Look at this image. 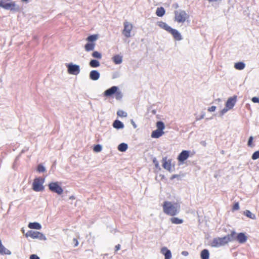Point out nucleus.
Listing matches in <instances>:
<instances>
[{
  "label": "nucleus",
  "mask_w": 259,
  "mask_h": 259,
  "mask_svg": "<svg viewBox=\"0 0 259 259\" xmlns=\"http://www.w3.org/2000/svg\"><path fill=\"white\" fill-rule=\"evenodd\" d=\"M69 199H74L75 198L73 196H71L70 197H69Z\"/></svg>",
  "instance_id": "nucleus-54"
},
{
  "label": "nucleus",
  "mask_w": 259,
  "mask_h": 259,
  "mask_svg": "<svg viewBox=\"0 0 259 259\" xmlns=\"http://www.w3.org/2000/svg\"><path fill=\"white\" fill-rule=\"evenodd\" d=\"M244 214L248 218L252 220L256 219V216L254 214L252 213L250 211L246 210L244 211Z\"/></svg>",
  "instance_id": "nucleus-32"
},
{
  "label": "nucleus",
  "mask_w": 259,
  "mask_h": 259,
  "mask_svg": "<svg viewBox=\"0 0 259 259\" xmlns=\"http://www.w3.org/2000/svg\"><path fill=\"white\" fill-rule=\"evenodd\" d=\"M251 158L253 160H256L259 158V151H256L254 152L252 155Z\"/></svg>",
  "instance_id": "nucleus-39"
},
{
  "label": "nucleus",
  "mask_w": 259,
  "mask_h": 259,
  "mask_svg": "<svg viewBox=\"0 0 259 259\" xmlns=\"http://www.w3.org/2000/svg\"><path fill=\"white\" fill-rule=\"evenodd\" d=\"M102 150V146L101 145H96L94 148V151L95 152H101Z\"/></svg>",
  "instance_id": "nucleus-37"
},
{
  "label": "nucleus",
  "mask_w": 259,
  "mask_h": 259,
  "mask_svg": "<svg viewBox=\"0 0 259 259\" xmlns=\"http://www.w3.org/2000/svg\"><path fill=\"white\" fill-rule=\"evenodd\" d=\"M178 177H179V176L178 175H174L172 176L171 179H173L178 178Z\"/></svg>",
  "instance_id": "nucleus-53"
},
{
  "label": "nucleus",
  "mask_w": 259,
  "mask_h": 259,
  "mask_svg": "<svg viewBox=\"0 0 259 259\" xmlns=\"http://www.w3.org/2000/svg\"><path fill=\"white\" fill-rule=\"evenodd\" d=\"M153 162L155 164L156 168L160 169L159 163L156 158L153 159Z\"/></svg>",
  "instance_id": "nucleus-43"
},
{
  "label": "nucleus",
  "mask_w": 259,
  "mask_h": 259,
  "mask_svg": "<svg viewBox=\"0 0 259 259\" xmlns=\"http://www.w3.org/2000/svg\"><path fill=\"white\" fill-rule=\"evenodd\" d=\"M156 127L157 130L163 131L165 128V125L162 121H159L156 122Z\"/></svg>",
  "instance_id": "nucleus-31"
},
{
  "label": "nucleus",
  "mask_w": 259,
  "mask_h": 259,
  "mask_svg": "<svg viewBox=\"0 0 259 259\" xmlns=\"http://www.w3.org/2000/svg\"><path fill=\"white\" fill-rule=\"evenodd\" d=\"M237 240L240 243H245L247 240V237L243 233H239L236 237L235 236V240Z\"/></svg>",
  "instance_id": "nucleus-17"
},
{
  "label": "nucleus",
  "mask_w": 259,
  "mask_h": 259,
  "mask_svg": "<svg viewBox=\"0 0 259 259\" xmlns=\"http://www.w3.org/2000/svg\"><path fill=\"white\" fill-rule=\"evenodd\" d=\"M117 114L118 116L122 117H125L127 116V113L123 110H119L117 111Z\"/></svg>",
  "instance_id": "nucleus-35"
},
{
  "label": "nucleus",
  "mask_w": 259,
  "mask_h": 259,
  "mask_svg": "<svg viewBox=\"0 0 259 259\" xmlns=\"http://www.w3.org/2000/svg\"><path fill=\"white\" fill-rule=\"evenodd\" d=\"M127 144L124 143H122L118 145V150L121 152H124L127 150Z\"/></svg>",
  "instance_id": "nucleus-30"
},
{
  "label": "nucleus",
  "mask_w": 259,
  "mask_h": 259,
  "mask_svg": "<svg viewBox=\"0 0 259 259\" xmlns=\"http://www.w3.org/2000/svg\"><path fill=\"white\" fill-rule=\"evenodd\" d=\"M162 167L168 171H170L171 168V160H167L166 157H164L162 159Z\"/></svg>",
  "instance_id": "nucleus-13"
},
{
  "label": "nucleus",
  "mask_w": 259,
  "mask_h": 259,
  "mask_svg": "<svg viewBox=\"0 0 259 259\" xmlns=\"http://www.w3.org/2000/svg\"><path fill=\"white\" fill-rule=\"evenodd\" d=\"M115 95L116 100H120L122 97V94L121 92L120 91L117 90L116 92L115 93Z\"/></svg>",
  "instance_id": "nucleus-36"
},
{
  "label": "nucleus",
  "mask_w": 259,
  "mask_h": 259,
  "mask_svg": "<svg viewBox=\"0 0 259 259\" xmlns=\"http://www.w3.org/2000/svg\"><path fill=\"white\" fill-rule=\"evenodd\" d=\"M92 56L95 58L100 59L102 58V54L98 52V51H94L92 54Z\"/></svg>",
  "instance_id": "nucleus-34"
},
{
  "label": "nucleus",
  "mask_w": 259,
  "mask_h": 259,
  "mask_svg": "<svg viewBox=\"0 0 259 259\" xmlns=\"http://www.w3.org/2000/svg\"><path fill=\"white\" fill-rule=\"evenodd\" d=\"M112 60L115 64H120L122 62V57L120 55H116L113 57Z\"/></svg>",
  "instance_id": "nucleus-23"
},
{
  "label": "nucleus",
  "mask_w": 259,
  "mask_h": 259,
  "mask_svg": "<svg viewBox=\"0 0 259 259\" xmlns=\"http://www.w3.org/2000/svg\"><path fill=\"white\" fill-rule=\"evenodd\" d=\"M118 90V88L116 86H113L111 88L106 90L104 93V96L106 97H110L115 94L116 91Z\"/></svg>",
  "instance_id": "nucleus-11"
},
{
  "label": "nucleus",
  "mask_w": 259,
  "mask_h": 259,
  "mask_svg": "<svg viewBox=\"0 0 259 259\" xmlns=\"http://www.w3.org/2000/svg\"><path fill=\"white\" fill-rule=\"evenodd\" d=\"M157 25L160 28L165 30L168 33L172 28L170 26H169L166 23L162 22V21L157 22Z\"/></svg>",
  "instance_id": "nucleus-14"
},
{
  "label": "nucleus",
  "mask_w": 259,
  "mask_h": 259,
  "mask_svg": "<svg viewBox=\"0 0 259 259\" xmlns=\"http://www.w3.org/2000/svg\"><path fill=\"white\" fill-rule=\"evenodd\" d=\"M170 221L174 224H181L183 223V220L176 217L171 218Z\"/></svg>",
  "instance_id": "nucleus-33"
},
{
  "label": "nucleus",
  "mask_w": 259,
  "mask_h": 259,
  "mask_svg": "<svg viewBox=\"0 0 259 259\" xmlns=\"http://www.w3.org/2000/svg\"><path fill=\"white\" fill-rule=\"evenodd\" d=\"M132 123L135 128L137 127V125L133 120H132Z\"/></svg>",
  "instance_id": "nucleus-52"
},
{
  "label": "nucleus",
  "mask_w": 259,
  "mask_h": 259,
  "mask_svg": "<svg viewBox=\"0 0 259 259\" xmlns=\"http://www.w3.org/2000/svg\"><path fill=\"white\" fill-rule=\"evenodd\" d=\"M23 2H28L29 0H21Z\"/></svg>",
  "instance_id": "nucleus-55"
},
{
  "label": "nucleus",
  "mask_w": 259,
  "mask_h": 259,
  "mask_svg": "<svg viewBox=\"0 0 259 259\" xmlns=\"http://www.w3.org/2000/svg\"><path fill=\"white\" fill-rule=\"evenodd\" d=\"M160 252L164 255V259H171L172 257L171 251L170 250L168 249L167 247H162Z\"/></svg>",
  "instance_id": "nucleus-12"
},
{
  "label": "nucleus",
  "mask_w": 259,
  "mask_h": 259,
  "mask_svg": "<svg viewBox=\"0 0 259 259\" xmlns=\"http://www.w3.org/2000/svg\"><path fill=\"white\" fill-rule=\"evenodd\" d=\"M253 137L252 136H250L248 139V143H247V145L249 146V147H253V145L252 144V141H253Z\"/></svg>",
  "instance_id": "nucleus-41"
},
{
  "label": "nucleus",
  "mask_w": 259,
  "mask_h": 259,
  "mask_svg": "<svg viewBox=\"0 0 259 259\" xmlns=\"http://www.w3.org/2000/svg\"><path fill=\"white\" fill-rule=\"evenodd\" d=\"M175 21L178 23H184L189 19V16L187 13L182 10L175 11Z\"/></svg>",
  "instance_id": "nucleus-3"
},
{
  "label": "nucleus",
  "mask_w": 259,
  "mask_h": 259,
  "mask_svg": "<svg viewBox=\"0 0 259 259\" xmlns=\"http://www.w3.org/2000/svg\"><path fill=\"white\" fill-rule=\"evenodd\" d=\"M98 34H93L88 36L86 40L88 42L95 43V41L98 40Z\"/></svg>",
  "instance_id": "nucleus-22"
},
{
  "label": "nucleus",
  "mask_w": 259,
  "mask_h": 259,
  "mask_svg": "<svg viewBox=\"0 0 259 259\" xmlns=\"http://www.w3.org/2000/svg\"><path fill=\"white\" fill-rule=\"evenodd\" d=\"M0 254L2 255H10L11 252L9 249H7L3 245H1L0 246Z\"/></svg>",
  "instance_id": "nucleus-26"
},
{
  "label": "nucleus",
  "mask_w": 259,
  "mask_h": 259,
  "mask_svg": "<svg viewBox=\"0 0 259 259\" xmlns=\"http://www.w3.org/2000/svg\"><path fill=\"white\" fill-rule=\"evenodd\" d=\"M215 109H216V107L214 106H212L211 107H209L208 109V111L209 112H213L215 110Z\"/></svg>",
  "instance_id": "nucleus-45"
},
{
  "label": "nucleus",
  "mask_w": 259,
  "mask_h": 259,
  "mask_svg": "<svg viewBox=\"0 0 259 259\" xmlns=\"http://www.w3.org/2000/svg\"><path fill=\"white\" fill-rule=\"evenodd\" d=\"M66 65L69 74L76 75L79 73L80 71L79 65L72 63L67 64Z\"/></svg>",
  "instance_id": "nucleus-6"
},
{
  "label": "nucleus",
  "mask_w": 259,
  "mask_h": 259,
  "mask_svg": "<svg viewBox=\"0 0 259 259\" xmlns=\"http://www.w3.org/2000/svg\"><path fill=\"white\" fill-rule=\"evenodd\" d=\"M204 116H205V114L204 113H203L201 115H200L199 117H196V120H201L203 118H204Z\"/></svg>",
  "instance_id": "nucleus-48"
},
{
  "label": "nucleus",
  "mask_w": 259,
  "mask_h": 259,
  "mask_svg": "<svg viewBox=\"0 0 259 259\" xmlns=\"http://www.w3.org/2000/svg\"><path fill=\"white\" fill-rule=\"evenodd\" d=\"M217 100H218L219 101H221V99H218Z\"/></svg>",
  "instance_id": "nucleus-56"
},
{
  "label": "nucleus",
  "mask_w": 259,
  "mask_h": 259,
  "mask_svg": "<svg viewBox=\"0 0 259 259\" xmlns=\"http://www.w3.org/2000/svg\"><path fill=\"white\" fill-rule=\"evenodd\" d=\"M115 248V251H117V250H119L120 249V245L118 244V245H116Z\"/></svg>",
  "instance_id": "nucleus-51"
},
{
  "label": "nucleus",
  "mask_w": 259,
  "mask_h": 259,
  "mask_svg": "<svg viewBox=\"0 0 259 259\" xmlns=\"http://www.w3.org/2000/svg\"><path fill=\"white\" fill-rule=\"evenodd\" d=\"M182 253V254L183 255H184V256H188V254H189L188 252V251H183L182 252V253Z\"/></svg>",
  "instance_id": "nucleus-50"
},
{
  "label": "nucleus",
  "mask_w": 259,
  "mask_h": 259,
  "mask_svg": "<svg viewBox=\"0 0 259 259\" xmlns=\"http://www.w3.org/2000/svg\"><path fill=\"white\" fill-rule=\"evenodd\" d=\"M44 179L40 178H36L34 180L32 183V189L35 192L42 191L44 189L43 186Z\"/></svg>",
  "instance_id": "nucleus-5"
},
{
  "label": "nucleus",
  "mask_w": 259,
  "mask_h": 259,
  "mask_svg": "<svg viewBox=\"0 0 259 259\" xmlns=\"http://www.w3.org/2000/svg\"><path fill=\"white\" fill-rule=\"evenodd\" d=\"M165 13V10L163 7L158 8L156 10V14L158 17H162Z\"/></svg>",
  "instance_id": "nucleus-28"
},
{
  "label": "nucleus",
  "mask_w": 259,
  "mask_h": 259,
  "mask_svg": "<svg viewBox=\"0 0 259 259\" xmlns=\"http://www.w3.org/2000/svg\"><path fill=\"white\" fill-rule=\"evenodd\" d=\"M163 131H160L159 130H156L153 131L151 134V137L153 138H158L164 134Z\"/></svg>",
  "instance_id": "nucleus-19"
},
{
  "label": "nucleus",
  "mask_w": 259,
  "mask_h": 259,
  "mask_svg": "<svg viewBox=\"0 0 259 259\" xmlns=\"http://www.w3.org/2000/svg\"><path fill=\"white\" fill-rule=\"evenodd\" d=\"M236 233L232 231L230 234L227 235L223 237H217L214 238L210 243L212 247L219 248L227 244L229 242L235 240V235Z\"/></svg>",
  "instance_id": "nucleus-1"
},
{
  "label": "nucleus",
  "mask_w": 259,
  "mask_h": 259,
  "mask_svg": "<svg viewBox=\"0 0 259 259\" xmlns=\"http://www.w3.org/2000/svg\"><path fill=\"white\" fill-rule=\"evenodd\" d=\"M162 206L163 212L167 215L174 216L177 215L180 211V206L177 203L165 201Z\"/></svg>",
  "instance_id": "nucleus-2"
},
{
  "label": "nucleus",
  "mask_w": 259,
  "mask_h": 259,
  "mask_svg": "<svg viewBox=\"0 0 259 259\" xmlns=\"http://www.w3.org/2000/svg\"><path fill=\"white\" fill-rule=\"evenodd\" d=\"M96 44L88 42L84 46V50L86 52L93 51L95 48Z\"/></svg>",
  "instance_id": "nucleus-18"
},
{
  "label": "nucleus",
  "mask_w": 259,
  "mask_h": 259,
  "mask_svg": "<svg viewBox=\"0 0 259 259\" xmlns=\"http://www.w3.org/2000/svg\"><path fill=\"white\" fill-rule=\"evenodd\" d=\"M30 259H40V258L36 254H32L30 256Z\"/></svg>",
  "instance_id": "nucleus-46"
},
{
  "label": "nucleus",
  "mask_w": 259,
  "mask_h": 259,
  "mask_svg": "<svg viewBox=\"0 0 259 259\" xmlns=\"http://www.w3.org/2000/svg\"><path fill=\"white\" fill-rule=\"evenodd\" d=\"M73 242L74 243V246H77L78 244L77 240L76 238L73 239Z\"/></svg>",
  "instance_id": "nucleus-49"
},
{
  "label": "nucleus",
  "mask_w": 259,
  "mask_h": 259,
  "mask_svg": "<svg viewBox=\"0 0 259 259\" xmlns=\"http://www.w3.org/2000/svg\"><path fill=\"white\" fill-rule=\"evenodd\" d=\"M89 65L91 67L93 68H96L100 66V64L99 61L95 59L91 60L89 63Z\"/></svg>",
  "instance_id": "nucleus-29"
},
{
  "label": "nucleus",
  "mask_w": 259,
  "mask_h": 259,
  "mask_svg": "<svg viewBox=\"0 0 259 259\" xmlns=\"http://www.w3.org/2000/svg\"><path fill=\"white\" fill-rule=\"evenodd\" d=\"M200 256L201 259H208L209 257V251L206 249L202 250L201 252Z\"/></svg>",
  "instance_id": "nucleus-25"
},
{
  "label": "nucleus",
  "mask_w": 259,
  "mask_h": 259,
  "mask_svg": "<svg viewBox=\"0 0 259 259\" xmlns=\"http://www.w3.org/2000/svg\"><path fill=\"white\" fill-rule=\"evenodd\" d=\"M39 232L34 231L32 230L28 231L25 234L26 237H30L33 239H36L37 236H38Z\"/></svg>",
  "instance_id": "nucleus-20"
},
{
  "label": "nucleus",
  "mask_w": 259,
  "mask_h": 259,
  "mask_svg": "<svg viewBox=\"0 0 259 259\" xmlns=\"http://www.w3.org/2000/svg\"><path fill=\"white\" fill-rule=\"evenodd\" d=\"M169 33L172 35L174 39L176 40L180 41L183 39L181 33L179 32V31L175 29L171 28Z\"/></svg>",
  "instance_id": "nucleus-10"
},
{
  "label": "nucleus",
  "mask_w": 259,
  "mask_h": 259,
  "mask_svg": "<svg viewBox=\"0 0 259 259\" xmlns=\"http://www.w3.org/2000/svg\"><path fill=\"white\" fill-rule=\"evenodd\" d=\"M49 189L59 195L61 194L63 190L62 188L58 185V182H52L49 185Z\"/></svg>",
  "instance_id": "nucleus-8"
},
{
  "label": "nucleus",
  "mask_w": 259,
  "mask_h": 259,
  "mask_svg": "<svg viewBox=\"0 0 259 259\" xmlns=\"http://www.w3.org/2000/svg\"><path fill=\"white\" fill-rule=\"evenodd\" d=\"M123 26L124 28L122 32L123 35L127 38L131 37V33L133 28L132 24L126 21L123 23Z\"/></svg>",
  "instance_id": "nucleus-7"
},
{
  "label": "nucleus",
  "mask_w": 259,
  "mask_h": 259,
  "mask_svg": "<svg viewBox=\"0 0 259 259\" xmlns=\"http://www.w3.org/2000/svg\"><path fill=\"white\" fill-rule=\"evenodd\" d=\"M0 7L7 10L19 11L20 10L19 7L13 2L8 3L7 1H1L0 2Z\"/></svg>",
  "instance_id": "nucleus-4"
},
{
  "label": "nucleus",
  "mask_w": 259,
  "mask_h": 259,
  "mask_svg": "<svg viewBox=\"0 0 259 259\" xmlns=\"http://www.w3.org/2000/svg\"><path fill=\"white\" fill-rule=\"evenodd\" d=\"M245 67V64L244 63L242 62H239L235 63L234 67L235 69L237 70H243Z\"/></svg>",
  "instance_id": "nucleus-27"
},
{
  "label": "nucleus",
  "mask_w": 259,
  "mask_h": 259,
  "mask_svg": "<svg viewBox=\"0 0 259 259\" xmlns=\"http://www.w3.org/2000/svg\"><path fill=\"white\" fill-rule=\"evenodd\" d=\"M28 227L30 229L40 230L41 228L40 224L37 222L30 223Z\"/></svg>",
  "instance_id": "nucleus-24"
},
{
  "label": "nucleus",
  "mask_w": 259,
  "mask_h": 259,
  "mask_svg": "<svg viewBox=\"0 0 259 259\" xmlns=\"http://www.w3.org/2000/svg\"><path fill=\"white\" fill-rule=\"evenodd\" d=\"M236 101V98L235 97L229 98L226 102V107H227L229 109H231L234 107Z\"/></svg>",
  "instance_id": "nucleus-16"
},
{
  "label": "nucleus",
  "mask_w": 259,
  "mask_h": 259,
  "mask_svg": "<svg viewBox=\"0 0 259 259\" xmlns=\"http://www.w3.org/2000/svg\"><path fill=\"white\" fill-rule=\"evenodd\" d=\"M190 152L187 150H183L180 153L178 157V160L181 163H183L189 156Z\"/></svg>",
  "instance_id": "nucleus-9"
},
{
  "label": "nucleus",
  "mask_w": 259,
  "mask_h": 259,
  "mask_svg": "<svg viewBox=\"0 0 259 259\" xmlns=\"http://www.w3.org/2000/svg\"><path fill=\"white\" fill-rule=\"evenodd\" d=\"M229 110H230L229 108H228L227 107L224 108L220 112V115L222 116L223 115H224Z\"/></svg>",
  "instance_id": "nucleus-42"
},
{
  "label": "nucleus",
  "mask_w": 259,
  "mask_h": 259,
  "mask_svg": "<svg viewBox=\"0 0 259 259\" xmlns=\"http://www.w3.org/2000/svg\"><path fill=\"white\" fill-rule=\"evenodd\" d=\"M251 101H252L253 103H259V98H257V97H253V98L251 99Z\"/></svg>",
  "instance_id": "nucleus-44"
},
{
  "label": "nucleus",
  "mask_w": 259,
  "mask_h": 259,
  "mask_svg": "<svg viewBox=\"0 0 259 259\" xmlns=\"http://www.w3.org/2000/svg\"><path fill=\"white\" fill-rule=\"evenodd\" d=\"M239 209V205L238 203H236L233 206V209L238 210Z\"/></svg>",
  "instance_id": "nucleus-47"
},
{
  "label": "nucleus",
  "mask_w": 259,
  "mask_h": 259,
  "mask_svg": "<svg viewBox=\"0 0 259 259\" xmlns=\"http://www.w3.org/2000/svg\"><path fill=\"white\" fill-rule=\"evenodd\" d=\"M36 239H38L40 240H46V237L41 233L39 232L38 234V236H37Z\"/></svg>",
  "instance_id": "nucleus-38"
},
{
  "label": "nucleus",
  "mask_w": 259,
  "mask_h": 259,
  "mask_svg": "<svg viewBox=\"0 0 259 259\" xmlns=\"http://www.w3.org/2000/svg\"><path fill=\"white\" fill-rule=\"evenodd\" d=\"M90 78L93 80H97L100 76V73L96 70H92L89 74Z\"/></svg>",
  "instance_id": "nucleus-15"
},
{
  "label": "nucleus",
  "mask_w": 259,
  "mask_h": 259,
  "mask_svg": "<svg viewBox=\"0 0 259 259\" xmlns=\"http://www.w3.org/2000/svg\"><path fill=\"white\" fill-rule=\"evenodd\" d=\"M37 170L40 172H42L45 171L46 168L42 165L40 164L37 166Z\"/></svg>",
  "instance_id": "nucleus-40"
},
{
  "label": "nucleus",
  "mask_w": 259,
  "mask_h": 259,
  "mask_svg": "<svg viewBox=\"0 0 259 259\" xmlns=\"http://www.w3.org/2000/svg\"><path fill=\"white\" fill-rule=\"evenodd\" d=\"M113 126L116 129H122L124 127V124L122 122L118 120H115L113 123Z\"/></svg>",
  "instance_id": "nucleus-21"
}]
</instances>
